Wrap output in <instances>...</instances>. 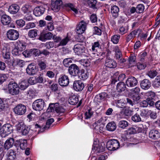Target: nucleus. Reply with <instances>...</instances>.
Wrapping results in <instances>:
<instances>
[{
	"instance_id": "f257e3e1",
	"label": "nucleus",
	"mask_w": 160,
	"mask_h": 160,
	"mask_svg": "<svg viewBox=\"0 0 160 160\" xmlns=\"http://www.w3.org/2000/svg\"><path fill=\"white\" fill-rule=\"evenodd\" d=\"M73 50L76 54L78 55L88 57L91 55V53H89L88 50L85 48L84 46L81 43L75 45ZM94 53L92 52V54Z\"/></svg>"
},
{
	"instance_id": "f03ea898",
	"label": "nucleus",
	"mask_w": 160,
	"mask_h": 160,
	"mask_svg": "<svg viewBox=\"0 0 160 160\" xmlns=\"http://www.w3.org/2000/svg\"><path fill=\"white\" fill-rule=\"evenodd\" d=\"M9 93L12 95H16L19 92L20 88L18 85L13 82H10L8 85Z\"/></svg>"
},
{
	"instance_id": "7ed1b4c3",
	"label": "nucleus",
	"mask_w": 160,
	"mask_h": 160,
	"mask_svg": "<svg viewBox=\"0 0 160 160\" xmlns=\"http://www.w3.org/2000/svg\"><path fill=\"white\" fill-rule=\"evenodd\" d=\"M119 147V142L116 139H111L107 143V148L109 150L114 151L118 149Z\"/></svg>"
},
{
	"instance_id": "20e7f679",
	"label": "nucleus",
	"mask_w": 160,
	"mask_h": 160,
	"mask_svg": "<svg viewBox=\"0 0 160 160\" xmlns=\"http://www.w3.org/2000/svg\"><path fill=\"white\" fill-rule=\"evenodd\" d=\"M12 127L9 124H4L0 129V132L2 136L5 137L6 136L10 134L12 131Z\"/></svg>"
},
{
	"instance_id": "39448f33",
	"label": "nucleus",
	"mask_w": 160,
	"mask_h": 160,
	"mask_svg": "<svg viewBox=\"0 0 160 160\" xmlns=\"http://www.w3.org/2000/svg\"><path fill=\"white\" fill-rule=\"evenodd\" d=\"M1 22L2 24L4 25H8L10 28H14L15 26L13 23L12 22V19L9 16L6 15H3L1 18Z\"/></svg>"
},
{
	"instance_id": "423d86ee",
	"label": "nucleus",
	"mask_w": 160,
	"mask_h": 160,
	"mask_svg": "<svg viewBox=\"0 0 160 160\" xmlns=\"http://www.w3.org/2000/svg\"><path fill=\"white\" fill-rule=\"evenodd\" d=\"M45 104V102L42 99H37L33 103L32 108L36 111H40L43 109Z\"/></svg>"
},
{
	"instance_id": "0eeeda50",
	"label": "nucleus",
	"mask_w": 160,
	"mask_h": 160,
	"mask_svg": "<svg viewBox=\"0 0 160 160\" xmlns=\"http://www.w3.org/2000/svg\"><path fill=\"white\" fill-rule=\"evenodd\" d=\"M58 103H52L49 105L48 110L50 109V111L52 112L55 110L57 113H62L64 112L65 109L61 106L58 107Z\"/></svg>"
},
{
	"instance_id": "6e6552de",
	"label": "nucleus",
	"mask_w": 160,
	"mask_h": 160,
	"mask_svg": "<svg viewBox=\"0 0 160 160\" xmlns=\"http://www.w3.org/2000/svg\"><path fill=\"white\" fill-rule=\"evenodd\" d=\"M8 38L11 40H14L17 39L19 36L18 32L14 29L8 30L7 33Z\"/></svg>"
},
{
	"instance_id": "1a4fd4ad",
	"label": "nucleus",
	"mask_w": 160,
	"mask_h": 160,
	"mask_svg": "<svg viewBox=\"0 0 160 160\" xmlns=\"http://www.w3.org/2000/svg\"><path fill=\"white\" fill-rule=\"evenodd\" d=\"M62 0H52V9L55 12L58 11L62 4Z\"/></svg>"
},
{
	"instance_id": "9d476101",
	"label": "nucleus",
	"mask_w": 160,
	"mask_h": 160,
	"mask_svg": "<svg viewBox=\"0 0 160 160\" xmlns=\"http://www.w3.org/2000/svg\"><path fill=\"white\" fill-rule=\"evenodd\" d=\"M87 23L83 21H82L78 24L76 29L77 34L81 35L82 34L86 29Z\"/></svg>"
},
{
	"instance_id": "9b49d317",
	"label": "nucleus",
	"mask_w": 160,
	"mask_h": 160,
	"mask_svg": "<svg viewBox=\"0 0 160 160\" xmlns=\"http://www.w3.org/2000/svg\"><path fill=\"white\" fill-rule=\"evenodd\" d=\"M68 72L71 75L76 76L79 73V68L76 64H72L69 67Z\"/></svg>"
},
{
	"instance_id": "f8f14e48",
	"label": "nucleus",
	"mask_w": 160,
	"mask_h": 160,
	"mask_svg": "<svg viewBox=\"0 0 160 160\" xmlns=\"http://www.w3.org/2000/svg\"><path fill=\"white\" fill-rule=\"evenodd\" d=\"M69 81L68 76L65 75H61L58 80L59 84L63 87L67 86L69 83Z\"/></svg>"
},
{
	"instance_id": "ddd939ff",
	"label": "nucleus",
	"mask_w": 160,
	"mask_h": 160,
	"mask_svg": "<svg viewBox=\"0 0 160 160\" xmlns=\"http://www.w3.org/2000/svg\"><path fill=\"white\" fill-rule=\"evenodd\" d=\"M73 89L77 91H82L84 87V83L80 81H76L73 84Z\"/></svg>"
},
{
	"instance_id": "4468645a",
	"label": "nucleus",
	"mask_w": 160,
	"mask_h": 160,
	"mask_svg": "<svg viewBox=\"0 0 160 160\" xmlns=\"http://www.w3.org/2000/svg\"><path fill=\"white\" fill-rule=\"evenodd\" d=\"M27 73L30 75H34L36 74L37 70L36 66L33 64H29L26 69Z\"/></svg>"
},
{
	"instance_id": "2eb2a0df",
	"label": "nucleus",
	"mask_w": 160,
	"mask_h": 160,
	"mask_svg": "<svg viewBox=\"0 0 160 160\" xmlns=\"http://www.w3.org/2000/svg\"><path fill=\"white\" fill-rule=\"evenodd\" d=\"M149 137L153 140H157L160 138V133L157 130H151L149 132Z\"/></svg>"
},
{
	"instance_id": "dca6fc26",
	"label": "nucleus",
	"mask_w": 160,
	"mask_h": 160,
	"mask_svg": "<svg viewBox=\"0 0 160 160\" xmlns=\"http://www.w3.org/2000/svg\"><path fill=\"white\" fill-rule=\"evenodd\" d=\"M138 83V81L134 77L129 78L126 82V84L128 87H133L136 85Z\"/></svg>"
},
{
	"instance_id": "f3484780",
	"label": "nucleus",
	"mask_w": 160,
	"mask_h": 160,
	"mask_svg": "<svg viewBox=\"0 0 160 160\" xmlns=\"http://www.w3.org/2000/svg\"><path fill=\"white\" fill-rule=\"evenodd\" d=\"M119 73L117 72L114 75L113 78L112 79V83L115 84L118 81H122L125 78V75L124 74L121 73L119 75L118 77L117 76L118 75Z\"/></svg>"
},
{
	"instance_id": "a211bd4d",
	"label": "nucleus",
	"mask_w": 160,
	"mask_h": 160,
	"mask_svg": "<svg viewBox=\"0 0 160 160\" xmlns=\"http://www.w3.org/2000/svg\"><path fill=\"white\" fill-rule=\"evenodd\" d=\"M105 66L109 68H114L117 66L116 62L112 59L107 58L105 61Z\"/></svg>"
},
{
	"instance_id": "6ab92c4d",
	"label": "nucleus",
	"mask_w": 160,
	"mask_h": 160,
	"mask_svg": "<svg viewBox=\"0 0 160 160\" xmlns=\"http://www.w3.org/2000/svg\"><path fill=\"white\" fill-rule=\"evenodd\" d=\"M52 34L50 32L42 33L39 37V39L42 41L51 39L52 37Z\"/></svg>"
},
{
	"instance_id": "aec40b11",
	"label": "nucleus",
	"mask_w": 160,
	"mask_h": 160,
	"mask_svg": "<svg viewBox=\"0 0 160 160\" xmlns=\"http://www.w3.org/2000/svg\"><path fill=\"white\" fill-rule=\"evenodd\" d=\"M45 11V8L41 6L36 7L33 10L34 14L37 17L40 16L42 15Z\"/></svg>"
},
{
	"instance_id": "412c9836",
	"label": "nucleus",
	"mask_w": 160,
	"mask_h": 160,
	"mask_svg": "<svg viewBox=\"0 0 160 160\" xmlns=\"http://www.w3.org/2000/svg\"><path fill=\"white\" fill-rule=\"evenodd\" d=\"M20 7L16 4H13L11 5L9 8V12L12 14H15L19 11Z\"/></svg>"
},
{
	"instance_id": "4be33fe9",
	"label": "nucleus",
	"mask_w": 160,
	"mask_h": 160,
	"mask_svg": "<svg viewBox=\"0 0 160 160\" xmlns=\"http://www.w3.org/2000/svg\"><path fill=\"white\" fill-rule=\"evenodd\" d=\"M151 85L150 82L147 79H144L142 80L140 83L141 88L145 90H147L149 88L151 87Z\"/></svg>"
},
{
	"instance_id": "5701e85b",
	"label": "nucleus",
	"mask_w": 160,
	"mask_h": 160,
	"mask_svg": "<svg viewBox=\"0 0 160 160\" xmlns=\"http://www.w3.org/2000/svg\"><path fill=\"white\" fill-rule=\"evenodd\" d=\"M14 139L12 138H9L5 142L4 144V148L5 149L8 150L11 148L13 145Z\"/></svg>"
},
{
	"instance_id": "b1692460",
	"label": "nucleus",
	"mask_w": 160,
	"mask_h": 160,
	"mask_svg": "<svg viewBox=\"0 0 160 160\" xmlns=\"http://www.w3.org/2000/svg\"><path fill=\"white\" fill-rule=\"evenodd\" d=\"M78 75L81 79L84 80L88 78V73L87 71L82 69L79 72Z\"/></svg>"
},
{
	"instance_id": "393cba45",
	"label": "nucleus",
	"mask_w": 160,
	"mask_h": 160,
	"mask_svg": "<svg viewBox=\"0 0 160 160\" xmlns=\"http://www.w3.org/2000/svg\"><path fill=\"white\" fill-rule=\"evenodd\" d=\"M117 127L116 123L113 122H109L106 125V128L107 130L109 131H113Z\"/></svg>"
},
{
	"instance_id": "a878e982",
	"label": "nucleus",
	"mask_w": 160,
	"mask_h": 160,
	"mask_svg": "<svg viewBox=\"0 0 160 160\" xmlns=\"http://www.w3.org/2000/svg\"><path fill=\"white\" fill-rule=\"evenodd\" d=\"M119 9L118 7L116 5L112 6L111 8V12L112 16L116 18L118 15Z\"/></svg>"
},
{
	"instance_id": "bb28decb",
	"label": "nucleus",
	"mask_w": 160,
	"mask_h": 160,
	"mask_svg": "<svg viewBox=\"0 0 160 160\" xmlns=\"http://www.w3.org/2000/svg\"><path fill=\"white\" fill-rule=\"evenodd\" d=\"M152 86L155 88L160 87V76H157L152 83Z\"/></svg>"
},
{
	"instance_id": "cd10ccee",
	"label": "nucleus",
	"mask_w": 160,
	"mask_h": 160,
	"mask_svg": "<svg viewBox=\"0 0 160 160\" xmlns=\"http://www.w3.org/2000/svg\"><path fill=\"white\" fill-rule=\"evenodd\" d=\"M114 51L115 52V56L117 59H119L122 56V54L119 47L118 46H115L114 48Z\"/></svg>"
},
{
	"instance_id": "c85d7f7f",
	"label": "nucleus",
	"mask_w": 160,
	"mask_h": 160,
	"mask_svg": "<svg viewBox=\"0 0 160 160\" xmlns=\"http://www.w3.org/2000/svg\"><path fill=\"white\" fill-rule=\"evenodd\" d=\"M136 58L134 55H131L129 58V67H132L135 64Z\"/></svg>"
},
{
	"instance_id": "c756f323",
	"label": "nucleus",
	"mask_w": 160,
	"mask_h": 160,
	"mask_svg": "<svg viewBox=\"0 0 160 160\" xmlns=\"http://www.w3.org/2000/svg\"><path fill=\"white\" fill-rule=\"evenodd\" d=\"M79 100L78 97L75 95H73L70 98L69 103L72 105H75L78 102Z\"/></svg>"
},
{
	"instance_id": "7c9ffc66",
	"label": "nucleus",
	"mask_w": 160,
	"mask_h": 160,
	"mask_svg": "<svg viewBox=\"0 0 160 160\" xmlns=\"http://www.w3.org/2000/svg\"><path fill=\"white\" fill-rule=\"evenodd\" d=\"M129 123L125 120H121L118 123V127L119 128L123 129H125L126 127L128 126Z\"/></svg>"
},
{
	"instance_id": "2f4dec72",
	"label": "nucleus",
	"mask_w": 160,
	"mask_h": 160,
	"mask_svg": "<svg viewBox=\"0 0 160 160\" xmlns=\"http://www.w3.org/2000/svg\"><path fill=\"white\" fill-rule=\"evenodd\" d=\"M18 46L19 45L17 42L16 44V47L12 51V54L13 55L19 56L20 50Z\"/></svg>"
},
{
	"instance_id": "473e14b6",
	"label": "nucleus",
	"mask_w": 160,
	"mask_h": 160,
	"mask_svg": "<svg viewBox=\"0 0 160 160\" xmlns=\"http://www.w3.org/2000/svg\"><path fill=\"white\" fill-rule=\"evenodd\" d=\"M7 159L9 160H13L16 156L13 150H10L7 154Z\"/></svg>"
},
{
	"instance_id": "72a5a7b5",
	"label": "nucleus",
	"mask_w": 160,
	"mask_h": 160,
	"mask_svg": "<svg viewBox=\"0 0 160 160\" xmlns=\"http://www.w3.org/2000/svg\"><path fill=\"white\" fill-rule=\"evenodd\" d=\"M21 130L22 134L23 135H26L28 133L29 128L25 125H23L21 127Z\"/></svg>"
},
{
	"instance_id": "f704fd0d",
	"label": "nucleus",
	"mask_w": 160,
	"mask_h": 160,
	"mask_svg": "<svg viewBox=\"0 0 160 160\" xmlns=\"http://www.w3.org/2000/svg\"><path fill=\"white\" fill-rule=\"evenodd\" d=\"M125 83L123 82H120L118 83L117 86V89L119 92L123 91L125 88Z\"/></svg>"
},
{
	"instance_id": "c9c22d12",
	"label": "nucleus",
	"mask_w": 160,
	"mask_h": 160,
	"mask_svg": "<svg viewBox=\"0 0 160 160\" xmlns=\"http://www.w3.org/2000/svg\"><path fill=\"white\" fill-rule=\"evenodd\" d=\"M22 11L25 13H28L32 11L31 7L28 5H25L22 8Z\"/></svg>"
},
{
	"instance_id": "e433bc0d",
	"label": "nucleus",
	"mask_w": 160,
	"mask_h": 160,
	"mask_svg": "<svg viewBox=\"0 0 160 160\" xmlns=\"http://www.w3.org/2000/svg\"><path fill=\"white\" fill-rule=\"evenodd\" d=\"M140 115L141 116L143 117H147L148 116L150 113L151 111L148 109H142L140 111Z\"/></svg>"
},
{
	"instance_id": "4c0bfd02",
	"label": "nucleus",
	"mask_w": 160,
	"mask_h": 160,
	"mask_svg": "<svg viewBox=\"0 0 160 160\" xmlns=\"http://www.w3.org/2000/svg\"><path fill=\"white\" fill-rule=\"evenodd\" d=\"M2 54L5 59H9L10 58V52L8 49H3L2 51Z\"/></svg>"
},
{
	"instance_id": "58836bf2",
	"label": "nucleus",
	"mask_w": 160,
	"mask_h": 160,
	"mask_svg": "<svg viewBox=\"0 0 160 160\" xmlns=\"http://www.w3.org/2000/svg\"><path fill=\"white\" fill-rule=\"evenodd\" d=\"M120 38V35H115L112 37L111 41L114 44H117L119 42Z\"/></svg>"
},
{
	"instance_id": "ea45409f",
	"label": "nucleus",
	"mask_w": 160,
	"mask_h": 160,
	"mask_svg": "<svg viewBox=\"0 0 160 160\" xmlns=\"http://www.w3.org/2000/svg\"><path fill=\"white\" fill-rule=\"evenodd\" d=\"M28 86L27 80H25L21 82V90H24Z\"/></svg>"
},
{
	"instance_id": "a19ab883",
	"label": "nucleus",
	"mask_w": 160,
	"mask_h": 160,
	"mask_svg": "<svg viewBox=\"0 0 160 160\" xmlns=\"http://www.w3.org/2000/svg\"><path fill=\"white\" fill-rule=\"evenodd\" d=\"M105 150V147H103L102 144H99V145L95 149L94 151L96 153L101 152H103Z\"/></svg>"
},
{
	"instance_id": "79ce46f5",
	"label": "nucleus",
	"mask_w": 160,
	"mask_h": 160,
	"mask_svg": "<svg viewBox=\"0 0 160 160\" xmlns=\"http://www.w3.org/2000/svg\"><path fill=\"white\" fill-rule=\"evenodd\" d=\"M144 9V6L142 4H138L136 7V12L141 13L142 12Z\"/></svg>"
},
{
	"instance_id": "37998d69",
	"label": "nucleus",
	"mask_w": 160,
	"mask_h": 160,
	"mask_svg": "<svg viewBox=\"0 0 160 160\" xmlns=\"http://www.w3.org/2000/svg\"><path fill=\"white\" fill-rule=\"evenodd\" d=\"M93 114V112L91 109H88L85 113L84 118L85 119H88L91 118Z\"/></svg>"
},
{
	"instance_id": "c03bdc74",
	"label": "nucleus",
	"mask_w": 160,
	"mask_h": 160,
	"mask_svg": "<svg viewBox=\"0 0 160 160\" xmlns=\"http://www.w3.org/2000/svg\"><path fill=\"white\" fill-rule=\"evenodd\" d=\"M37 30L36 29H32L29 31L28 32V36L31 38H33L37 35Z\"/></svg>"
},
{
	"instance_id": "a18cd8bd",
	"label": "nucleus",
	"mask_w": 160,
	"mask_h": 160,
	"mask_svg": "<svg viewBox=\"0 0 160 160\" xmlns=\"http://www.w3.org/2000/svg\"><path fill=\"white\" fill-rule=\"evenodd\" d=\"M97 2V0H88V4L90 7L95 8Z\"/></svg>"
},
{
	"instance_id": "49530a36",
	"label": "nucleus",
	"mask_w": 160,
	"mask_h": 160,
	"mask_svg": "<svg viewBox=\"0 0 160 160\" xmlns=\"http://www.w3.org/2000/svg\"><path fill=\"white\" fill-rule=\"evenodd\" d=\"M69 40V38L67 37L62 40H61L60 42L57 45V46H63L66 45Z\"/></svg>"
},
{
	"instance_id": "de8ad7c7",
	"label": "nucleus",
	"mask_w": 160,
	"mask_h": 160,
	"mask_svg": "<svg viewBox=\"0 0 160 160\" xmlns=\"http://www.w3.org/2000/svg\"><path fill=\"white\" fill-rule=\"evenodd\" d=\"M132 119L135 122H138L141 121V119L139 115L137 113L132 116Z\"/></svg>"
},
{
	"instance_id": "09e8293b",
	"label": "nucleus",
	"mask_w": 160,
	"mask_h": 160,
	"mask_svg": "<svg viewBox=\"0 0 160 160\" xmlns=\"http://www.w3.org/2000/svg\"><path fill=\"white\" fill-rule=\"evenodd\" d=\"M14 146L15 147L14 149L15 151L17 153H19L20 151V141L19 140L16 141L15 142Z\"/></svg>"
},
{
	"instance_id": "8fccbe9b",
	"label": "nucleus",
	"mask_w": 160,
	"mask_h": 160,
	"mask_svg": "<svg viewBox=\"0 0 160 160\" xmlns=\"http://www.w3.org/2000/svg\"><path fill=\"white\" fill-rule=\"evenodd\" d=\"M157 74V72L155 70L150 71L148 72L147 73L148 76L152 78H154Z\"/></svg>"
},
{
	"instance_id": "3c124183",
	"label": "nucleus",
	"mask_w": 160,
	"mask_h": 160,
	"mask_svg": "<svg viewBox=\"0 0 160 160\" xmlns=\"http://www.w3.org/2000/svg\"><path fill=\"white\" fill-rule=\"evenodd\" d=\"M31 55H34L35 56H39L40 55L41 51L37 49H31Z\"/></svg>"
},
{
	"instance_id": "603ef678",
	"label": "nucleus",
	"mask_w": 160,
	"mask_h": 160,
	"mask_svg": "<svg viewBox=\"0 0 160 160\" xmlns=\"http://www.w3.org/2000/svg\"><path fill=\"white\" fill-rule=\"evenodd\" d=\"M136 66L137 68L139 70H142L144 69L146 67V64L138 62L137 63Z\"/></svg>"
},
{
	"instance_id": "864d4df0",
	"label": "nucleus",
	"mask_w": 160,
	"mask_h": 160,
	"mask_svg": "<svg viewBox=\"0 0 160 160\" xmlns=\"http://www.w3.org/2000/svg\"><path fill=\"white\" fill-rule=\"evenodd\" d=\"M66 6L70 8L75 13H77L78 11L77 9L75 7L74 5L71 3H68L66 4Z\"/></svg>"
},
{
	"instance_id": "5fc2aeb1",
	"label": "nucleus",
	"mask_w": 160,
	"mask_h": 160,
	"mask_svg": "<svg viewBox=\"0 0 160 160\" xmlns=\"http://www.w3.org/2000/svg\"><path fill=\"white\" fill-rule=\"evenodd\" d=\"M27 141L26 139H21V149H25L27 148Z\"/></svg>"
},
{
	"instance_id": "6e6d98bb",
	"label": "nucleus",
	"mask_w": 160,
	"mask_h": 160,
	"mask_svg": "<svg viewBox=\"0 0 160 160\" xmlns=\"http://www.w3.org/2000/svg\"><path fill=\"white\" fill-rule=\"evenodd\" d=\"M36 77H32L30 78L28 81V84L29 83L31 85H33L37 83L36 81Z\"/></svg>"
},
{
	"instance_id": "4d7b16f0",
	"label": "nucleus",
	"mask_w": 160,
	"mask_h": 160,
	"mask_svg": "<svg viewBox=\"0 0 160 160\" xmlns=\"http://www.w3.org/2000/svg\"><path fill=\"white\" fill-rule=\"evenodd\" d=\"M7 107L3 104L2 100L0 98V110L1 111H5L7 109Z\"/></svg>"
},
{
	"instance_id": "13d9d810",
	"label": "nucleus",
	"mask_w": 160,
	"mask_h": 160,
	"mask_svg": "<svg viewBox=\"0 0 160 160\" xmlns=\"http://www.w3.org/2000/svg\"><path fill=\"white\" fill-rule=\"evenodd\" d=\"M100 45L99 42H94L92 45V52H96L97 51V48H98Z\"/></svg>"
},
{
	"instance_id": "bf43d9fd",
	"label": "nucleus",
	"mask_w": 160,
	"mask_h": 160,
	"mask_svg": "<svg viewBox=\"0 0 160 160\" xmlns=\"http://www.w3.org/2000/svg\"><path fill=\"white\" fill-rule=\"evenodd\" d=\"M145 94L146 96L148 97V98H150L151 99H153L155 95V93L151 91L146 92Z\"/></svg>"
},
{
	"instance_id": "052dcab7",
	"label": "nucleus",
	"mask_w": 160,
	"mask_h": 160,
	"mask_svg": "<svg viewBox=\"0 0 160 160\" xmlns=\"http://www.w3.org/2000/svg\"><path fill=\"white\" fill-rule=\"evenodd\" d=\"M38 65L40 68L42 70L45 69L47 66L46 62L42 61H40L39 62Z\"/></svg>"
},
{
	"instance_id": "680f3d73",
	"label": "nucleus",
	"mask_w": 160,
	"mask_h": 160,
	"mask_svg": "<svg viewBox=\"0 0 160 160\" xmlns=\"http://www.w3.org/2000/svg\"><path fill=\"white\" fill-rule=\"evenodd\" d=\"M125 106V103L122 100H118L117 102V106L118 108H122Z\"/></svg>"
},
{
	"instance_id": "e2e57ef3",
	"label": "nucleus",
	"mask_w": 160,
	"mask_h": 160,
	"mask_svg": "<svg viewBox=\"0 0 160 160\" xmlns=\"http://www.w3.org/2000/svg\"><path fill=\"white\" fill-rule=\"evenodd\" d=\"M132 32L135 37L136 35H138V37H139L140 36V35L142 32V29H141L138 28L137 29L135 30Z\"/></svg>"
},
{
	"instance_id": "0e129e2a",
	"label": "nucleus",
	"mask_w": 160,
	"mask_h": 160,
	"mask_svg": "<svg viewBox=\"0 0 160 160\" xmlns=\"http://www.w3.org/2000/svg\"><path fill=\"white\" fill-rule=\"evenodd\" d=\"M87 90L86 93L88 94L90 93L92 91L93 89V85L92 84H90L88 85L87 87Z\"/></svg>"
},
{
	"instance_id": "69168bd1",
	"label": "nucleus",
	"mask_w": 160,
	"mask_h": 160,
	"mask_svg": "<svg viewBox=\"0 0 160 160\" xmlns=\"http://www.w3.org/2000/svg\"><path fill=\"white\" fill-rule=\"evenodd\" d=\"M128 30V28L127 27L122 26L119 29V31L120 33L123 34L127 32Z\"/></svg>"
},
{
	"instance_id": "338daca9",
	"label": "nucleus",
	"mask_w": 160,
	"mask_h": 160,
	"mask_svg": "<svg viewBox=\"0 0 160 160\" xmlns=\"http://www.w3.org/2000/svg\"><path fill=\"white\" fill-rule=\"evenodd\" d=\"M35 26V25L33 22H29L28 23L25 27L24 28V29L28 30L31 28H34Z\"/></svg>"
},
{
	"instance_id": "774afa93",
	"label": "nucleus",
	"mask_w": 160,
	"mask_h": 160,
	"mask_svg": "<svg viewBox=\"0 0 160 160\" xmlns=\"http://www.w3.org/2000/svg\"><path fill=\"white\" fill-rule=\"evenodd\" d=\"M72 61L70 58H66L63 61V64L65 66L68 67L70 63Z\"/></svg>"
}]
</instances>
